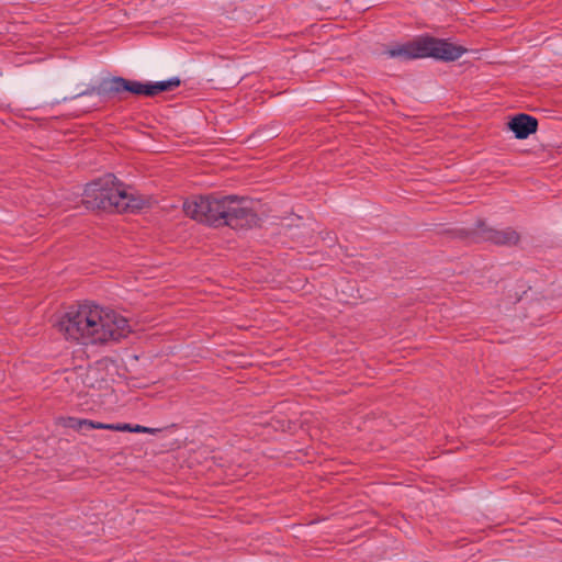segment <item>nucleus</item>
Returning <instances> with one entry per match:
<instances>
[{
	"label": "nucleus",
	"mask_w": 562,
	"mask_h": 562,
	"mask_svg": "<svg viewBox=\"0 0 562 562\" xmlns=\"http://www.w3.org/2000/svg\"><path fill=\"white\" fill-rule=\"evenodd\" d=\"M180 85V79L178 77H171L167 80H160L156 82H150V95H156L159 92L171 90Z\"/></svg>",
	"instance_id": "9d476101"
},
{
	"label": "nucleus",
	"mask_w": 562,
	"mask_h": 562,
	"mask_svg": "<svg viewBox=\"0 0 562 562\" xmlns=\"http://www.w3.org/2000/svg\"><path fill=\"white\" fill-rule=\"evenodd\" d=\"M66 425L67 427L82 431L83 434H86L90 429H109L114 431L128 432H132L133 429V426L131 424H104L89 419H80L76 417H69Z\"/></svg>",
	"instance_id": "6e6552de"
},
{
	"label": "nucleus",
	"mask_w": 562,
	"mask_h": 562,
	"mask_svg": "<svg viewBox=\"0 0 562 562\" xmlns=\"http://www.w3.org/2000/svg\"><path fill=\"white\" fill-rule=\"evenodd\" d=\"M538 122L528 114H518L509 122V128L518 139H525L537 131Z\"/></svg>",
	"instance_id": "1a4fd4ad"
},
{
	"label": "nucleus",
	"mask_w": 562,
	"mask_h": 562,
	"mask_svg": "<svg viewBox=\"0 0 562 562\" xmlns=\"http://www.w3.org/2000/svg\"><path fill=\"white\" fill-rule=\"evenodd\" d=\"M465 48L453 44L448 40H439L430 36L419 37L415 41L397 43L384 49V54L401 61H407L417 58H435L445 61L459 59Z\"/></svg>",
	"instance_id": "39448f33"
},
{
	"label": "nucleus",
	"mask_w": 562,
	"mask_h": 562,
	"mask_svg": "<svg viewBox=\"0 0 562 562\" xmlns=\"http://www.w3.org/2000/svg\"><path fill=\"white\" fill-rule=\"evenodd\" d=\"M68 339L82 345H99L126 337L131 327L125 317L93 303L70 308L58 323Z\"/></svg>",
	"instance_id": "f257e3e1"
},
{
	"label": "nucleus",
	"mask_w": 562,
	"mask_h": 562,
	"mask_svg": "<svg viewBox=\"0 0 562 562\" xmlns=\"http://www.w3.org/2000/svg\"><path fill=\"white\" fill-rule=\"evenodd\" d=\"M68 339L82 345H99L126 337L131 327L125 317L93 303L70 308L58 323Z\"/></svg>",
	"instance_id": "f03ea898"
},
{
	"label": "nucleus",
	"mask_w": 562,
	"mask_h": 562,
	"mask_svg": "<svg viewBox=\"0 0 562 562\" xmlns=\"http://www.w3.org/2000/svg\"><path fill=\"white\" fill-rule=\"evenodd\" d=\"M183 211L191 218L211 226L228 225L234 229H246L258 222L251 202L236 195L195 196L183 203Z\"/></svg>",
	"instance_id": "7ed1b4c3"
},
{
	"label": "nucleus",
	"mask_w": 562,
	"mask_h": 562,
	"mask_svg": "<svg viewBox=\"0 0 562 562\" xmlns=\"http://www.w3.org/2000/svg\"><path fill=\"white\" fill-rule=\"evenodd\" d=\"M132 432H151V429L145 426L135 425L133 426Z\"/></svg>",
	"instance_id": "9b49d317"
},
{
	"label": "nucleus",
	"mask_w": 562,
	"mask_h": 562,
	"mask_svg": "<svg viewBox=\"0 0 562 562\" xmlns=\"http://www.w3.org/2000/svg\"><path fill=\"white\" fill-rule=\"evenodd\" d=\"M477 232L484 240L496 245H512L518 240V235L515 231L510 228L498 229L487 226L484 222L479 223Z\"/></svg>",
	"instance_id": "0eeeda50"
},
{
	"label": "nucleus",
	"mask_w": 562,
	"mask_h": 562,
	"mask_svg": "<svg viewBox=\"0 0 562 562\" xmlns=\"http://www.w3.org/2000/svg\"><path fill=\"white\" fill-rule=\"evenodd\" d=\"M150 82L143 83L139 81H127L122 77H113L109 80H103L99 86L79 92L77 97L95 94L100 98H106L112 93L128 91L134 94L150 95Z\"/></svg>",
	"instance_id": "423d86ee"
},
{
	"label": "nucleus",
	"mask_w": 562,
	"mask_h": 562,
	"mask_svg": "<svg viewBox=\"0 0 562 562\" xmlns=\"http://www.w3.org/2000/svg\"><path fill=\"white\" fill-rule=\"evenodd\" d=\"M83 196L87 209L113 210L121 213L138 210L142 205V201L134 198L112 173L88 183Z\"/></svg>",
	"instance_id": "20e7f679"
}]
</instances>
